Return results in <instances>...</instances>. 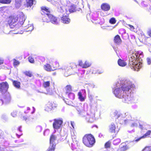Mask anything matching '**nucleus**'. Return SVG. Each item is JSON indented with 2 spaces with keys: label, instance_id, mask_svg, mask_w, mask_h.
<instances>
[{
  "label": "nucleus",
  "instance_id": "7ed1b4c3",
  "mask_svg": "<svg viewBox=\"0 0 151 151\" xmlns=\"http://www.w3.org/2000/svg\"><path fill=\"white\" fill-rule=\"evenodd\" d=\"M18 19V17H17L12 16L9 17L8 19V22L10 27L12 29H14V30H18L21 26L23 24L25 17V16L20 17L19 22L16 24Z\"/></svg>",
  "mask_w": 151,
  "mask_h": 151
},
{
  "label": "nucleus",
  "instance_id": "ea45409f",
  "mask_svg": "<svg viewBox=\"0 0 151 151\" xmlns=\"http://www.w3.org/2000/svg\"><path fill=\"white\" fill-rule=\"evenodd\" d=\"M64 101L67 104L74 106L72 102L71 101H69L68 99H67V101L64 100Z\"/></svg>",
  "mask_w": 151,
  "mask_h": 151
},
{
  "label": "nucleus",
  "instance_id": "c756f323",
  "mask_svg": "<svg viewBox=\"0 0 151 151\" xmlns=\"http://www.w3.org/2000/svg\"><path fill=\"white\" fill-rule=\"evenodd\" d=\"M118 65L122 67H124L126 66L127 65V63L125 61L121 59H119L118 61Z\"/></svg>",
  "mask_w": 151,
  "mask_h": 151
},
{
  "label": "nucleus",
  "instance_id": "37998d69",
  "mask_svg": "<svg viewBox=\"0 0 151 151\" xmlns=\"http://www.w3.org/2000/svg\"><path fill=\"white\" fill-rule=\"evenodd\" d=\"M29 61L31 63H34V58L31 56H29L28 58Z\"/></svg>",
  "mask_w": 151,
  "mask_h": 151
},
{
  "label": "nucleus",
  "instance_id": "dca6fc26",
  "mask_svg": "<svg viewBox=\"0 0 151 151\" xmlns=\"http://www.w3.org/2000/svg\"><path fill=\"white\" fill-rule=\"evenodd\" d=\"M78 63L79 65L82 67L83 68H86L89 67L91 64L90 62L88 61H86L83 63L82 60H80L79 61Z\"/></svg>",
  "mask_w": 151,
  "mask_h": 151
},
{
  "label": "nucleus",
  "instance_id": "4d7b16f0",
  "mask_svg": "<svg viewBox=\"0 0 151 151\" xmlns=\"http://www.w3.org/2000/svg\"><path fill=\"white\" fill-rule=\"evenodd\" d=\"M25 74L29 77H31L32 76V74L29 72H26L25 73Z\"/></svg>",
  "mask_w": 151,
  "mask_h": 151
},
{
  "label": "nucleus",
  "instance_id": "5fc2aeb1",
  "mask_svg": "<svg viewBox=\"0 0 151 151\" xmlns=\"http://www.w3.org/2000/svg\"><path fill=\"white\" fill-rule=\"evenodd\" d=\"M104 72L103 70H97V74H101L103 73Z\"/></svg>",
  "mask_w": 151,
  "mask_h": 151
},
{
  "label": "nucleus",
  "instance_id": "a211bd4d",
  "mask_svg": "<svg viewBox=\"0 0 151 151\" xmlns=\"http://www.w3.org/2000/svg\"><path fill=\"white\" fill-rule=\"evenodd\" d=\"M151 134V130H148L145 134L142 136V137L135 139V140H134L133 142H138L141 139L143 138H145L147 137H149V136Z\"/></svg>",
  "mask_w": 151,
  "mask_h": 151
},
{
  "label": "nucleus",
  "instance_id": "603ef678",
  "mask_svg": "<svg viewBox=\"0 0 151 151\" xmlns=\"http://www.w3.org/2000/svg\"><path fill=\"white\" fill-rule=\"evenodd\" d=\"M127 149V146H124L121 148L122 151H125Z\"/></svg>",
  "mask_w": 151,
  "mask_h": 151
},
{
  "label": "nucleus",
  "instance_id": "2f4dec72",
  "mask_svg": "<svg viewBox=\"0 0 151 151\" xmlns=\"http://www.w3.org/2000/svg\"><path fill=\"white\" fill-rule=\"evenodd\" d=\"M14 86L16 88H19L20 87V83L17 81H14L13 82Z\"/></svg>",
  "mask_w": 151,
  "mask_h": 151
},
{
  "label": "nucleus",
  "instance_id": "2eb2a0df",
  "mask_svg": "<svg viewBox=\"0 0 151 151\" xmlns=\"http://www.w3.org/2000/svg\"><path fill=\"white\" fill-rule=\"evenodd\" d=\"M86 17L88 20L90 19L92 22L93 20L97 21L98 19V15L97 13H92L90 14H88L87 15Z\"/></svg>",
  "mask_w": 151,
  "mask_h": 151
},
{
  "label": "nucleus",
  "instance_id": "6ab92c4d",
  "mask_svg": "<svg viewBox=\"0 0 151 151\" xmlns=\"http://www.w3.org/2000/svg\"><path fill=\"white\" fill-rule=\"evenodd\" d=\"M62 22L65 24H68L70 22V19L67 15H63L62 17H61Z\"/></svg>",
  "mask_w": 151,
  "mask_h": 151
},
{
  "label": "nucleus",
  "instance_id": "1a4fd4ad",
  "mask_svg": "<svg viewBox=\"0 0 151 151\" xmlns=\"http://www.w3.org/2000/svg\"><path fill=\"white\" fill-rule=\"evenodd\" d=\"M54 122L53 123V127L55 130V132L56 130H58L61 128L63 122L62 119H55Z\"/></svg>",
  "mask_w": 151,
  "mask_h": 151
},
{
  "label": "nucleus",
  "instance_id": "473e14b6",
  "mask_svg": "<svg viewBox=\"0 0 151 151\" xmlns=\"http://www.w3.org/2000/svg\"><path fill=\"white\" fill-rule=\"evenodd\" d=\"M56 145L55 144H50V146L48 149V151H54L55 149Z\"/></svg>",
  "mask_w": 151,
  "mask_h": 151
},
{
  "label": "nucleus",
  "instance_id": "6e6552de",
  "mask_svg": "<svg viewBox=\"0 0 151 151\" xmlns=\"http://www.w3.org/2000/svg\"><path fill=\"white\" fill-rule=\"evenodd\" d=\"M66 13L67 14L76 11V6L73 4H70L69 1L67 2L65 7Z\"/></svg>",
  "mask_w": 151,
  "mask_h": 151
},
{
  "label": "nucleus",
  "instance_id": "680f3d73",
  "mask_svg": "<svg viewBox=\"0 0 151 151\" xmlns=\"http://www.w3.org/2000/svg\"><path fill=\"white\" fill-rule=\"evenodd\" d=\"M71 124L72 127V128H73V129H74V125H75V123H74V122H71Z\"/></svg>",
  "mask_w": 151,
  "mask_h": 151
},
{
  "label": "nucleus",
  "instance_id": "f3484780",
  "mask_svg": "<svg viewBox=\"0 0 151 151\" xmlns=\"http://www.w3.org/2000/svg\"><path fill=\"white\" fill-rule=\"evenodd\" d=\"M101 8L104 11H108L110 9V5L108 3H104L101 5Z\"/></svg>",
  "mask_w": 151,
  "mask_h": 151
},
{
  "label": "nucleus",
  "instance_id": "72a5a7b5",
  "mask_svg": "<svg viewBox=\"0 0 151 151\" xmlns=\"http://www.w3.org/2000/svg\"><path fill=\"white\" fill-rule=\"evenodd\" d=\"M11 0H0V3L3 4H9L11 2Z\"/></svg>",
  "mask_w": 151,
  "mask_h": 151
},
{
  "label": "nucleus",
  "instance_id": "bf43d9fd",
  "mask_svg": "<svg viewBox=\"0 0 151 151\" xmlns=\"http://www.w3.org/2000/svg\"><path fill=\"white\" fill-rule=\"evenodd\" d=\"M89 86L93 88L95 87V85L93 83H91L89 84Z\"/></svg>",
  "mask_w": 151,
  "mask_h": 151
},
{
  "label": "nucleus",
  "instance_id": "0e129e2a",
  "mask_svg": "<svg viewBox=\"0 0 151 151\" xmlns=\"http://www.w3.org/2000/svg\"><path fill=\"white\" fill-rule=\"evenodd\" d=\"M148 35L151 37V29H149L147 32Z\"/></svg>",
  "mask_w": 151,
  "mask_h": 151
},
{
  "label": "nucleus",
  "instance_id": "864d4df0",
  "mask_svg": "<svg viewBox=\"0 0 151 151\" xmlns=\"http://www.w3.org/2000/svg\"><path fill=\"white\" fill-rule=\"evenodd\" d=\"M19 62L17 61L14 59V65H19Z\"/></svg>",
  "mask_w": 151,
  "mask_h": 151
},
{
  "label": "nucleus",
  "instance_id": "412c9836",
  "mask_svg": "<svg viewBox=\"0 0 151 151\" xmlns=\"http://www.w3.org/2000/svg\"><path fill=\"white\" fill-rule=\"evenodd\" d=\"M53 4L58 8V11L59 12L61 13H63L64 7L59 4L57 2H54Z\"/></svg>",
  "mask_w": 151,
  "mask_h": 151
},
{
  "label": "nucleus",
  "instance_id": "8fccbe9b",
  "mask_svg": "<svg viewBox=\"0 0 151 151\" xmlns=\"http://www.w3.org/2000/svg\"><path fill=\"white\" fill-rule=\"evenodd\" d=\"M17 115V112L16 111H13L11 113V115L13 117H15Z\"/></svg>",
  "mask_w": 151,
  "mask_h": 151
},
{
  "label": "nucleus",
  "instance_id": "cd10ccee",
  "mask_svg": "<svg viewBox=\"0 0 151 151\" xmlns=\"http://www.w3.org/2000/svg\"><path fill=\"white\" fill-rule=\"evenodd\" d=\"M109 131L111 133L115 132L116 127L114 123H112L109 126Z\"/></svg>",
  "mask_w": 151,
  "mask_h": 151
},
{
  "label": "nucleus",
  "instance_id": "338daca9",
  "mask_svg": "<svg viewBox=\"0 0 151 151\" xmlns=\"http://www.w3.org/2000/svg\"><path fill=\"white\" fill-rule=\"evenodd\" d=\"M21 128H22V126H19L18 128V130L20 132H21L22 131L21 130Z\"/></svg>",
  "mask_w": 151,
  "mask_h": 151
},
{
  "label": "nucleus",
  "instance_id": "13d9d810",
  "mask_svg": "<svg viewBox=\"0 0 151 151\" xmlns=\"http://www.w3.org/2000/svg\"><path fill=\"white\" fill-rule=\"evenodd\" d=\"M113 47L114 50L116 52L117 55H118V53H117V51L118 50L117 48L116 47L114 46H113Z\"/></svg>",
  "mask_w": 151,
  "mask_h": 151
},
{
  "label": "nucleus",
  "instance_id": "49530a36",
  "mask_svg": "<svg viewBox=\"0 0 151 151\" xmlns=\"http://www.w3.org/2000/svg\"><path fill=\"white\" fill-rule=\"evenodd\" d=\"M15 6L17 8H19L21 6L20 3L19 2L16 1Z\"/></svg>",
  "mask_w": 151,
  "mask_h": 151
},
{
  "label": "nucleus",
  "instance_id": "a878e982",
  "mask_svg": "<svg viewBox=\"0 0 151 151\" xmlns=\"http://www.w3.org/2000/svg\"><path fill=\"white\" fill-rule=\"evenodd\" d=\"M44 69L47 71H51L54 70L55 69H52L51 65L49 64H47L43 66Z\"/></svg>",
  "mask_w": 151,
  "mask_h": 151
},
{
  "label": "nucleus",
  "instance_id": "9d476101",
  "mask_svg": "<svg viewBox=\"0 0 151 151\" xmlns=\"http://www.w3.org/2000/svg\"><path fill=\"white\" fill-rule=\"evenodd\" d=\"M70 131L71 138L73 139V142L71 143V147L72 148H74L76 146H77L78 142L76 139V133L75 131L73 128H71Z\"/></svg>",
  "mask_w": 151,
  "mask_h": 151
},
{
  "label": "nucleus",
  "instance_id": "ddd939ff",
  "mask_svg": "<svg viewBox=\"0 0 151 151\" xmlns=\"http://www.w3.org/2000/svg\"><path fill=\"white\" fill-rule=\"evenodd\" d=\"M78 98L81 101H85L86 97V92L84 89L81 90L78 93Z\"/></svg>",
  "mask_w": 151,
  "mask_h": 151
},
{
  "label": "nucleus",
  "instance_id": "a18cd8bd",
  "mask_svg": "<svg viewBox=\"0 0 151 151\" xmlns=\"http://www.w3.org/2000/svg\"><path fill=\"white\" fill-rule=\"evenodd\" d=\"M59 64L58 62L56 61L54 63V64H53L52 66L54 68H57L59 66Z\"/></svg>",
  "mask_w": 151,
  "mask_h": 151
},
{
  "label": "nucleus",
  "instance_id": "0eeeda50",
  "mask_svg": "<svg viewBox=\"0 0 151 151\" xmlns=\"http://www.w3.org/2000/svg\"><path fill=\"white\" fill-rule=\"evenodd\" d=\"M42 20L44 22H50L52 24H58L59 22L57 17L48 13H47L45 16L42 17Z\"/></svg>",
  "mask_w": 151,
  "mask_h": 151
},
{
  "label": "nucleus",
  "instance_id": "5701e85b",
  "mask_svg": "<svg viewBox=\"0 0 151 151\" xmlns=\"http://www.w3.org/2000/svg\"><path fill=\"white\" fill-rule=\"evenodd\" d=\"M41 9L42 10L41 14L42 15H43L44 16H45L47 13L50 14V10L47 7L42 6L41 7Z\"/></svg>",
  "mask_w": 151,
  "mask_h": 151
},
{
  "label": "nucleus",
  "instance_id": "7c9ffc66",
  "mask_svg": "<svg viewBox=\"0 0 151 151\" xmlns=\"http://www.w3.org/2000/svg\"><path fill=\"white\" fill-rule=\"evenodd\" d=\"M50 81H44L42 83V86L45 88H47L49 87L50 85Z\"/></svg>",
  "mask_w": 151,
  "mask_h": 151
},
{
  "label": "nucleus",
  "instance_id": "4468645a",
  "mask_svg": "<svg viewBox=\"0 0 151 151\" xmlns=\"http://www.w3.org/2000/svg\"><path fill=\"white\" fill-rule=\"evenodd\" d=\"M9 88V85L7 82H2L0 83V92L2 93L6 92Z\"/></svg>",
  "mask_w": 151,
  "mask_h": 151
},
{
  "label": "nucleus",
  "instance_id": "f03ea898",
  "mask_svg": "<svg viewBox=\"0 0 151 151\" xmlns=\"http://www.w3.org/2000/svg\"><path fill=\"white\" fill-rule=\"evenodd\" d=\"M128 57L129 65L132 66L134 70L138 71L142 66L141 61L142 60V58L143 57V52L131 50L129 53Z\"/></svg>",
  "mask_w": 151,
  "mask_h": 151
},
{
  "label": "nucleus",
  "instance_id": "9b49d317",
  "mask_svg": "<svg viewBox=\"0 0 151 151\" xmlns=\"http://www.w3.org/2000/svg\"><path fill=\"white\" fill-rule=\"evenodd\" d=\"M57 106V104L52 101H49L46 104L45 110L49 112L54 110Z\"/></svg>",
  "mask_w": 151,
  "mask_h": 151
},
{
  "label": "nucleus",
  "instance_id": "3c124183",
  "mask_svg": "<svg viewBox=\"0 0 151 151\" xmlns=\"http://www.w3.org/2000/svg\"><path fill=\"white\" fill-rule=\"evenodd\" d=\"M110 143L109 142H106L105 145V148H108L110 147Z\"/></svg>",
  "mask_w": 151,
  "mask_h": 151
},
{
  "label": "nucleus",
  "instance_id": "e433bc0d",
  "mask_svg": "<svg viewBox=\"0 0 151 151\" xmlns=\"http://www.w3.org/2000/svg\"><path fill=\"white\" fill-rule=\"evenodd\" d=\"M121 142L120 139H117L113 141V143L114 145H117L119 144Z\"/></svg>",
  "mask_w": 151,
  "mask_h": 151
},
{
  "label": "nucleus",
  "instance_id": "79ce46f5",
  "mask_svg": "<svg viewBox=\"0 0 151 151\" xmlns=\"http://www.w3.org/2000/svg\"><path fill=\"white\" fill-rule=\"evenodd\" d=\"M88 97L89 100L91 102H92L93 99V96L89 92L88 93Z\"/></svg>",
  "mask_w": 151,
  "mask_h": 151
},
{
  "label": "nucleus",
  "instance_id": "052dcab7",
  "mask_svg": "<svg viewBox=\"0 0 151 151\" xmlns=\"http://www.w3.org/2000/svg\"><path fill=\"white\" fill-rule=\"evenodd\" d=\"M139 128L142 129L143 130L144 128V125H142L141 124H139Z\"/></svg>",
  "mask_w": 151,
  "mask_h": 151
},
{
  "label": "nucleus",
  "instance_id": "f257e3e1",
  "mask_svg": "<svg viewBox=\"0 0 151 151\" xmlns=\"http://www.w3.org/2000/svg\"><path fill=\"white\" fill-rule=\"evenodd\" d=\"M135 88L134 85L129 79H119L114 86L113 92L116 97L122 99V102L128 104L135 103L137 100L132 94V91Z\"/></svg>",
  "mask_w": 151,
  "mask_h": 151
},
{
  "label": "nucleus",
  "instance_id": "58836bf2",
  "mask_svg": "<svg viewBox=\"0 0 151 151\" xmlns=\"http://www.w3.org/2000/svg\"><path fill=\"white\" fill-rule=\"evenodd\" d=\"M27 30L26 31L27 32L32 31L34 29V27L32 25H28V27H27Z\"/></svg>",
  "mask_w": 151,
  "mask_h": 151
},
{
  "label": "nucleus",
  "instance_id": "f8f14e48",
  "mask_svg": "<svg viewBox=\"0 0 151 151\" xmlns=\"http://www.w3.org/2000/svg\"><path fill=\"white\" fill-rule=\"evenodd\" d=\"M11 99L10 94L9 93H6L4 96L3 99H0V103H1V105L9 104L10 102Z\"/></svg>",
  "mask_w": 151,
  "mask_h": 151
},
{
  "label": "nucleus",
  "instance_id": "a19ab883",
  "mask_svg": "<svg viewBox=\"0 0 151 151\" xmlns=\"http://www.w3.org/2000/svg\"><path fill=\"white\" fill-rule=\"evenodd\" d=\"M7 7L6 6H3L0 8V11L2 12H4L7 9Z\"/></svg>",
  "mask_w": 151,
  "mask_h": 151
},
{
  "label": "nucleus",
  "instance_id": "393cba45",
  "mask_svg": "<svg viewBox=\"0 0 151 151\" xmlns=\"http://www.w3.org/2000/svg\"><path fill=\"white\" fill-rule=\"evenodd\" d=\"M121 42L122 40L120 37L118 35H116L114 37V42L115 44L117 45H119L121 43Z\"/></svg>",
  "mask_w": 151,
  "mask_h": 151
},
{
  "label": "nucleus",
  "instance_id": "bb28decb",
  "mask_svg": "<svg viewBox=\"0 0 151 151\" xmlns=\"http://www.w3.org/2000/svg\"><path fill=\"white\" fill-rule=\"evenodd\" d=\"M57 139V137L55 135L52 134L51 135L50 138V144L56 145L55 141Z\"/></svg>",
  "mask_w": 151,
  "mask_h": 151
},
{
  "label": "nucleus",
  "instance_id": "c85d7f7f",
  "mask_svg": "<svg viewBox=\"0 0 151 151\" xmlns=\"http://www.w3.org/2000/svg\"><path fill=\"white\" fill-rule=\"evenodd\" d=\"M27 6L28 7H31L34 4L36 3L35 1L33 0H26Z\"/></svg>",
  "mask_w": 151,
  "mask_h": 151
},
{
  "label": "nucleus",
  "instance_id": "f704fd0d",
  "mask_svg": "<svg viewBox=\"0 0 151 151\" xmlns=\"http://www.w3.org/2000/svg\"><path fill=\"white\" fill-rule=\"evenodd\" d=\"M65 90L66 91V93L67 94L68 93L71 91V86L70 85H67L65 88Z\"/></svg>",
  "mask_w": 151,
  "mask_h": 151
},
{
  "label": "nucleus",
  "instance_id": "423d86ee",
  "mask_svg": "<svg viewBox=\"0 0 151 151\" xmlns=\"http://www.w3.org/2000/svg\"><path fill=\"white\" fill-rule=\"evenodd\" d=\"M95 139L93 135L89 134L85 135L83 138V142L86 146L91 147L94 144Z\"/></svg>",
  "mask_w": 151,
  "mask_h": 151
},
{
  "label": "nucleus",
  "instance_id": "6e6d98bb",
  "mask_svg": "<svg viewBox=\"0 0 151 151\" xmlns=\"http://www.w3.org/2000/svg\"><path fill=\"white\" fill-rule=\"evenodd\" d=\"M47 94L51 95L52 94L51 90L50 88L47 89Z\"/></svg>",
  "mask_w": 151,
  "mask_h": 151
},
{
  "label": "nucleus",
  "instance_id": "09e8293b",
  "mask_svg": "<svg viewBox=\"0 0 151 151\" xmlns=\"http://www.w3.org/2000/svg\"><path fill=\"white\" fill-rule=\"evenodd\" d=\"M115 22L116 21L115 19L114 18H111L109 20V22L112 24H114L115 23Z\"/></svg>",
  "mask_w": 151,
  "mask_h": 151
},
{
  "label": "nucleus",
  "instance_id": "de8ad7c7",
  "mask_svg": "<svg viewBox=\"0 0 151 151\" xmlns=\"http://www.w3.org/2000/svg\"><path fill=\"white\" fill-rule=\"evenodd\" d=\"M91 70H92V73L96 74L97 73V70L95 68H92L91 69Z\"/></svg>",
  "mask_w": 151,
  "mask_h": 151
},
{
  "label": "nucleus",
  "instance_id": "774afa93",
  "mask_svg": "<svg viewBox=\"0 0 151 151\" xmlns=\"http://www.w3.org/2000/svg\"><path fill=\"white\" fill-rule=\"evenodd\" d=\"M23 32H19L18 30H17V32L14 33V34H22Z\"/></svg>",
  "mask_w": 151,
  "mask_h": 151
},
{
  "label": "nucleus",
  "instance_id": "4c0bfd02",
  "mask_svg": "<svg viewBox=\"0 0 151 151\" xmlns=\"http://www.w3.org/2000/svg\"><path fill=\"white\" fill-rule=\"evenodd\" d=\"M42 129V127L40 126H37L36 127L35 130L37 132H41Z\"/></svg>",
  "mask_w": 151,
  "mask_h": 151
},
{
  "label": "nucleus",
  "instance_id": "b1692460",
  "mask_svg": "<svg viewBox=\"0 0 151 151\" xmlns=\"http://www.w3.org/2000/svg\"><path fill=\"white\" fill-rule=\"evenodd\" d=\"M74 106L75 107L76 110H77L78 114L81 116V114H82V113H84L85 112L84 110H83V107L80 105L77 106Z\"/></svg>",
  "mask_w": 151,
  "mask_h": 151
},
{
  "label": "nucleus",
  "instance_id": "69168bd1",
  "mask_svg": "<svg viewBox=\"0 0 151 151\" xmlns=\"http://www.w3.org/2000/svg\"><path fill=\"white\" fill-rule=\"evenodd\" d=\"M129 27L132 30H133L134 29V27L133 26L130 25H129Z\"/></svg>",
  "mask_w": 151,
  "mask_h": 151
},
{
  "label": "nucleus",
  "instance_id": "20e7f679",
  "mask_svg": "<svg viewBox=\"0 0 151 151\" xmlns=\"http://www.w3.org/2000/svg\"><path fill=\"white\" fill-rule=\"evenodd\" d=\"M114 115L116 118L121 119L120 123L122 124H127L129 121L132 119L130 114L128 112L121 114L117 111H115L114 113Z\"/></svg>",
  "mask_w": 151,
  "mask_h": 151
},
{
  "label": "nucleus",
  "instance_id": "39448f33",
  "mask_svg": "<svg viewBox=\"0 0 151 151\" xmlns=\"http://www.w3.org/2000/svg\"><path fill=\"white\" fill-rule=\"evenodd\" d=\"M82 117H83L87 122L92 123L95 121V114L93 112L89 111L82 113Z\"/></svg>",
  "mask_w": 151,
  "mask_h": 151
},
{
  "label": "nucleus",
  "instance_id": "c03bdc74",
  "mask_svg": "<svg viewBox=\"0 0 151 151\" xmlns=\"http://www.w3.org/2000/svg\"><path fill=\"white\" fill-rule=\"evenodd\" d=\"M50 130L49 129H45L44 132L43 134L45 136L48 134L49 133Z\"/></svg>",
  "mask_w": 151,
  "mask_h": 151
},
{
  "label": "nucleus",
  "instance_id": "4be33fe9",
  "mask_svg": "<svg viewBox=\"0 0 151 151\" xmlns=\"http://www.w3.org/2000/svg\"><path fill=\"white\" fill-rule=\"evenodd\" d=\"M69 69V67H67L66 68H65V71L64 73L65 76L67 77L71 75H74L76 73L75 72L73 73H71L70 72L72 71V70L70 69L69 70H68Z\"/></svg>",
  "mask_w": 151,
  "mask_h": 151
},
{
  "label": "nucleus",
  "instance_id": "c9c22d12",
  "mask_svg": "<svg viewBox=\"0 0 151 151\" xmlns=\"http://www.w3.org/2000/svg\"><path fill=\"white\" fill-rule=\"evenodd\" d=\"M68 97L72 100H73L75 97L74 94L72 93H70L68 94Z\"/></svg>",
  "mask_w": 151,
  "mask_h": 151
},
{
  "label": "nucleus",
  "instance_id": "aec40b11",
  "mask_svg": "<svg viewBox=\"0 0 151 151\" xmlns=\"http://www.w3.org/2000/svg\"><path fill=\"white\" fill-rule=\"evenodd\" d=\"M128 124H130V126L131 127H136L138 126V122L137 119H135L134 120L132 119L128 123Z\"/></svg>",
  "mask_w": 151,
  "mask_h": 151
},
{
  "label": "nucleus",
  "instance_id": "e2e57ef3",
  "mask_svg": "<svg viewBox=\"0 0 151 151\" xmlns=\"http://www.w3.org/2000/svg\"><path fill=\"white\" fill-rule=\"evenodd\" d=\"M135 132V130L134 129H133L131 130H128V132L130 133H134Z\"/></svg>",
  "mask_w": 151,
  "mask_h": 151
}]
</instances>
